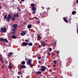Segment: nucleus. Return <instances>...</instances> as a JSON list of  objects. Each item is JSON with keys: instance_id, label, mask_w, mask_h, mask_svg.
Segmentation results:
<instances>
[{"instance_id": "49", "label": "nucleus", "mask_w": 78, "mask_h": 78, "mask_svg": "<svg viewBox=\"0 0 78 78\" xmlns=\"http://www.w3.org/2000/svg\"><path fill=\"white\" fill-rule=\"evenodd\" d=\"M20 26H22H22H23V25H22V24H20Z\"/></svg>"}, {"instance_id": "62", "label": "nucleus", "mask_w": 78, "mask_h": 78, "mask_svg": "<svg viewBox=\"0 0 78 78\" xmlns=\"http://www.w3.org/2000/svg\"><path fill=\"white\" fill-rule=\"evenodd\" d=\"M0 65H1V64H0Z\"/></svg>"}, {"instance_id": "14", "label": "nucleus", "mask_w": 78, "mask_h": 78, "mask_svg": "<svg viewBox=\"0 0 78 78\" xmlns=\"http://www.w3.org/2000/svg\"><path fill=\"white\" fill-rule=\"evenodd\" d=\"M31 27H32V25L31 24L28 25L27 26V28L30 29L31 28Z\"/></svg>"}, {"instance_id": "30", "label": "nucleus", "mask_w": 78, "mask_h": 78, "mask_svg": "<svg viewBox=\"0 0 78 78\" xmlns=\"http://www.w3.org/2000/svg\"><path fill=\"white\" fill-rule=\"evenodd\" d=\"M25 42H30V41H29L28 40H25Z\"/></svg>"}, {"instance_id": "44", "label": "nucleus", "mask_w": 78, "mask_h": 78, "mask_svg": "<svg viewBox=\"0 0 78 78\" xmlns=\"http://www.w3.org/2000/svg\"><path fill=\"white\" fill-rule=\"evenodd\" d=\"M76 3H78V0H76Z\"/></svg>"}, {"instance_id": "50", "label": "nucleus", "mask_w": 78, "mask_h": 78, "mask_svg": "<svg viewBox=\"0 0 78 78\" xmlns=\"http://www.w3.org/2000/svg\"><path fill=\"white\" fill-rule=\"evenodd\" d=\"M77 33H78V28L77 29Z\"/></svg>"}, {"instance_id": "51", "label": "nucleus", "mask_w": 78, "mask_h": 78, "mask_svg": "<svg viewBox=\"0 0 78 78\" xmlns=\"http://www.w3.org/2000/svg\"><path fill=\"white\" fill-rule=\"evenodd\" d=\"M21 1H22V2H24L25 0H21Z\"/></svg>"}, {"instance_id": "1", "label": "nucleus", "mask_w": 78, "mask_h": 78, "mask_svg": "<svg viewBox=\"0 0 78 78\" xmlns=\"http://www.w3.org/2000/svg\"><path fill=\"white\" fill-rule=\"evenodd\" d=\"M11 17V15L10 14H9L7 17V15H5L4 19H6V20L7 22H9L10 21V18Z\"/></svg>"}, {"instance_id": "10", "label": "nucleus", "mask_w": 78, "mask_h": 78, "mask_svg": "<svg viewBox=\"0 0 78 78\" xmlns=\"http://www.w3.org/2000/svg\"><path fill=\"white\" fill-rule=\"evenodd\" d=\"M63 20L64 21L66 22V23H68V22H69V21H68V20H67L66 18L64 17V18Z\"/></svg>"}, {"instance_id": "28", "label": "nucleus", "mask_w": 78, "mask_h": 78, "mask_svg": "<svg viewBox=\"0 0 78 78\" xmlns=\"http://www.w3.org/2000/svg\"><path fill=\"white\" fill-rule=\"evenodd\" d=\"M56 62H57V61H56L54 60L53 61V63L54 64H56Z\"/></svg>"}, {"instance_id": "60", "label": "nucleus", "mask_w": 78, "mask_h": 78, "mask_svg": "<svg viewBox=\"0 0 78 78\" xmlns=\"http://www.w3.org/2000/svg\"><path fill=\"white\" fill-rule=\"evenodd\" d=\"M38 17H40V16H38Z\"/></svg>"}, {"instance_id": "42", "label": "nucleus", "mask_w": 78, "mask_h": 78, "mask_svg": "<svg viewBox=\"0 0 78 78\" xmlns=\"http://www.w3.org/2000/svg\"><path fill=\"white\" fill-rule=\"evenodd\" d=\"M49 72H52V69H50V70H49Z\"/></svg>"}, {"instance_id": "8", "label": "nucleus", "mask_w": 78, "mask_h": 78, "mask_svg": "<svg viewBox=\"0 0 78 78\" xmlns=\"http://www.w3.org/2000/svg\"><path fill=\"white\" fill-rule=\"evenodd\" d=\"M28 43L27 42H23L22 43V45H24V46H27V45H28Z\"/></svg>"}, {"instance_id": "13", "label": "nucleus", "mask_w": 78, "mask_h": 78, "mask_svg": "<svg viewBox=\"0 0 78 78\" xmlns=\"http://www.w3.org/2000/svg\"><path fill=\"white\" fill-rule=\"evenodd\" d=\"M12 34H13V35H15V34H16V31H13L12 30Z\"/></svg>"}, {"instance_id": "5", "label": "nucleus", "mask_w": 78, "mask_h": 78, "mask_svg": "<svg viewBox=\"0 0 78 78\" xmlns=\"http://www.w3.org/2000/svg\"><path fill=\"white\" fill-rule=\"evenodd\" d=\"M41 72H44L45 70V69H46V67L45 66H42L41 67Z\"/></svg>"}, {"instance_id": "15", "label": "nucleus", "mask_w": 78, "mask_h": 78, "mask_svg": "<svg viewBox=\"0 0 78 78\" xmlns=\"http://www.w3.org/2000/svg\"><path fill=\"white\" fill-rule=\"evenodd\" d=\"M15 19H16V17L13 16L11 17V20H12V21H13L14 20H15Z\"/></svg>"}, {"instance_id": "21", "label": "nucleus", "mask_w": 78, "mask_h": 78, "mask_svg": "<svg viewBox=\"0 0 78 78\" xmlns=\"http://www.w3.org/2000/svg\"><path fill=\"white\" fill-rule=\"evenodd\" d=\"M25 64V62L24 61H22L21 62V64L22 65H24Z\"/></svg>"}, {"instance_id": "53", "label": "nucleus", "mask_w": 78, "mask_h": 78, "mask_svg": "<svg viewBox=\"0 0 78 78\" xmlns=\"http://www.w3.org/2000/svg\"><path fill=\"white\" fill-rule=\"evenodd\" d=\"M17 77L18 78H20V77H19V76H17Z\"/></svg>"}, {"instance_id": "41", "label": "nucleus", "mask_w": 78, "mask_h": 78, "mask_svg": "<svg viewBox=\"0 0 78 78\" xmlns=\"http://www.w3.org/2000/svg\"><path fill=\"white\" fill-rule=\"evenodd\" d=\"M38 59H41V57H39L38 58Z\"/></svg>"}, {"instance_id": "31", "label": "nucleus", "mask_w": 78, "mask_h": 78, "mask_svg": "<svg viewBox=\"0 0 78 78\" xmlns=\"http://www.w3.org/2000/svg\"><path fill=\"white\" fill-rule=\"evenodd\" d=\"M8 67L9 69H11V66L9 65L8 66Z\"/></svg>"}, {"instance_id": "4", "label": "nucleus", "mask_w": 78, "mask_h": 78, "mask_svg": "<svg viewBox=\"0 0 78 78\" xmlns=\"http://www.w3.org/2000/svg\"><path fill=\"white\" fill-rule=\"evenodd\" d=\"M13 28L12 29V31H16V28H17V24H14L12 25Z\"/></svg>"}, {"instance_id": "45", "label": "nucleus", "mask_w": 78, "mask_h": 78, "mask_svg": "<svg viewBox=\"0 0 78 78\" xmlns=\"http://www.w3.org/2000/svg\"><path fill=\"white\" fill-rule=\"evenodd\" d=\"M22 3V2L21 1L20 2V4H21Z\"/></svg>"}, {"instance_id": "33", "label": "nucleus", "mask_w": 78, "mask_h": 78, "mask_svg": "<svg viewBox=\"0 0 78 78\" xmlns=\"http://www.w3.org/2000/svg\"><path fill=\"white\" fill-rule=\"evenodd\" d=\"M36 12L35 11H33V12H32V14H35Z\"/></svg>"}, {"instance_id": "18", "label": "nucleus", "mask_w": 78, "mask_h": 78, "mask_svg": "<svg viewBox=\"0 0 78 78\" xmlns=\"http://www.w3.org/2000/svg\"><path fill=\"white\" fill-rule=\"evenodd\" d=\"M30 5L32 8L34 7V6H35V5H34V3H31Z\"/></svg>"}, {"instance_id": "57", "label": "nucleus", "mask_w": 78, "mask_h": 78, "mask_svg": "<svg viewBox=\"0 0 78 78\" xmlns=\"http://www.w3.org/2000/svg\"><path fill=\"white\" fill-rule=\"evenodd\" d=\"M48 9H50V8H48Z\"/></svg>"}, {"instance_id": "39", "label": "nucleus", "mask_w": 78, "mask_h": 78, "mask_svg": "<svg viewBox=\"0 0 78 78\" xmlns=\"http://www.w3.org/2000/svg\"><path fill=\"white\" fill-rule=\"evenodd\" d=\"M35 72H35V71L34 70V71H32V73H35Z\"/></svg>"}, {"instance_id": "25", "label": "nucleus", "mask_w": 78, "mask_h": 78, "mask_svg": "<svg viewBox=\"0 0 78 78\" xmlns=\"http://www.w3.org/2000/svg\"><path fill=\"white\" fill-rule=\"evenodd\" d=\"M37 37L38 39H41V37L40 35H39V34H37Z\"/></svg>"}, {"instance_id": "61", "label": "nucleus", "mask_w": 78, "mask_h": 78, "mask_svg": "<svg viewBox=\"0 0 78 78\" xmlns=\"http://www.w3.org/2000/svg\"><path fill=\"white\" fill-rule=\"evenodd\" d=\"M46 58H47V57H46Z\"/></svg>"}, {"instance_id": "17", "label": "nucleus", "mask_w": 78, "mask_h": 78, "mask_svg": "<svg viewBox=\"0 0 78 78\" xmlns=\"http://www.w3.org/2000/svg\"><path fill=\"white\" fill-rule=\"evenodd\" d=\"M76 13V11H73L72 12V14L73 15H75Z\"/></svg>"}, {"instance_id": "56", "label": "nucleus", "mask_w": 78, "mask_h": 78, "mask_svg": "<svg viewBox=\"0 0 78 78\" xmlns=\"http://www.w3.org/2000/svg\"><path fill=\"white\" fill-rule=\"evenodd\" d=\"M12 1H13V2H15L14 0H12Z\"/></svg>"}, {"instance_id": "54", "label": "nucleus", "mask_w": 78, "mask_h": 78, "mask_svg": "<svg viewBox=\"0 0 78 78\" xmlns=\"http://www.w3.org/2000/svg\"><path fill=\"white\" fill-rule=\"evenodd\" d=\"M1 8H2V6H0V9H1Z\"/></svg>"}, {"instance_id": "27", "label": "nucleus", "mask_w": 78, "mask_h": 78, "mask_svg": "<svg viewBox=\"0 0 78 78\" xmlns=\"http://www.w3.org/2000/svg\"><path fill=\"white\" fill-rule=\"evenodd\" d=\"M21 73H22V72H21L20 71H18V75H21Z\"/></svg>"}, {"instance_id": "55", "label": "nucleus", "mask_w": 78, "mask_h": 78, "mask_svg": "<svg viewBox=\"0 0 78 78\" xmlns=\"http://www.w3.org/2000/svg\"><path fill=\"white\" fill-rule=\"evenodd\" d=\"M2 68H4V66H2Z\"/></svg>"}, {"instance_id": "46", "label": "nucleus", "mask_w": 78, "mask_h": 78, "mask_svg": "<svg viewBox=\"0 0 78 78\" xmlns=\"http://www.w3.org/2000/svg\"><path fill=\"white\" fill-rule=\"evenodd\" d=\"M56 53L57 54H58V53H59V51H57L56 52Z\"/></svg>"}, {"instance_id": "19", "label": "nucleus", "mask_w": 78, "mask_h": 78, "mask_svg": "<svg viewBox=\"0 0 78 78\" xmlns=\"http://www.w3.org/2000/svg\"><path fill=\"white\" fill-rule=\"evenodd\" d=\"M41 73H42V72L41 71L37 72V75H39V74H41Z\"/></svg>"}, {"instance_id": "48", "label": "nucleus", "mask_w": 78, "mask_h": 78, "mask_svg": "<svg viewBox=\"0 0 78 78\" xmlns=\"http://www.w3.org/2000/svg\"><path fill=\"white\" fill-rule=\"evenodd\" d=\"M53 66L54 67H55V66H56V65L55 64Z\"/></svg>"}, {"instance_id": "32", "label": "nucleus", "mask_w": 78, "mask_h": 78, "mask_svg": "<svg viewBox=\"0 0 78 78\" xmlns=\"http://www.w3.org/2000/svg\"><path fill=\"white\" fill-rule=\"evenodd\" d=\"M37 47L38 48H40V47H41V45H39V44H38L37 45Z\"/></svg>"}, {"instance_id": "16", "label": "nucleus", "mask_w": 78, "mask_h": 78, "mask_svg": "<svg viewBox=\"0 0 78 78\" xmlns=\"http://www.w3.org/2000/svg\"><path fill=\"white\" fill-rule=\"evenodd\" d=\"M13 54L12 52H9L8 53V56H10L11 55H12Z\"/></svg>"}, {"instance_id": "22", "label": "nucleus", "mask_w": 78, "mask_h": 78, "mask_svg": "<svg viewBox=\"0 0 78 78\" xmlns=\"http://www.w3.org/2000/svg\"><path fill=\"white\" fill-rule=\"evenodd\" d=\"M5 40V39L3 38V37L1 38L0 39V41H3Z\"/></svg>"}, {"instance_id": "59", "label": "nucleus", "mask_w": 78, "mask_h": 78, "mask_svg": "<svg viewBox=\"0 0 78 78\" xmlns=\"http://www.w3.org/2000/svg\"><path fill=\"white\" fill-rule=\"evenodd\" d=\"M0 56H1V55H0Z\"/></svg>"}, {"instance_id": "11", "label": "nucleus", "mask_w": 78, "mask_h": 78, "mask_svg": "<svg viewBox=\"0 0 78 78\" xmlns=\"http://www.w3.org/2000/svg\"><path fill=\"white\" fill-rule=\"evenodd\" d=\"M11 37L12 38V39H16V38H17V37L16 36V35H12L11 36Z\"/></svg>"}, {"instance_id": "24", "label": "nucleus", "mask_w": 78, "mask_h": 78, "mask_svg": "<svg viewBox=\"0 0 78 78\" xmlns=\"http://www.w3.org/2000/svg\"><path fill=\"white\" fill-rule=\"evenodd\" d=\"M52 45L54 46H56V42H54L52 44Z\"/></svg>"}, {"instance_id": "37", "label": "nucleus", "mask_w": 78, "mask_h": 78, "mask_svg": "<svg viewBox=\"0 0 78 78\" xmlns=\"http://www.w3.org/2000/svg\"><path fill=\"white\" fill-rule=\"evenodd\" d=\"M49 50L50 51H51L52 50V49H51V48H49Z\"/></svg>"}, {"instance_id": "6", "label": "nucleus", "mask_w": 78, "mask_h": 78, "mask_svg": "<svg viewBox=\"0 0 78 78\" xmlns=\"http://www.w3.org/2000/svg\"><path fill=\"white\" fill-rule=\"evenodd\" d=\"M27 33V31L25 30L24 31H22L21 33V34L22 36H25Z\"/></svg>"}, {"instance_id": "7", "label": "nucleus", "mask_w": 78, "mask_h": 78, "mask_svg": "<svg viewBox=\"0 0 78 78\" xmlns=\"http://www.w3.org/2000/svg\"><path fill=\"white\" fill-rule=\"evenodd\" d=\"M26 68V66H25L23 65H20V69H25Z\"/></svg>"}, {"instance_id": "2", "label": "nucleus", "mask_w": 78, "mask_h": 78, "mask_svg": "<svg viewBox=\"0 0 78 78\" xmlns=\"http://www.w3.org/2000/svg\"><path fill=\"white\" fill-rule=\"evenodd\" d=\"M31 62H32V59H29L28 62H27V65H28V66H30L31 68H33V64L31 63Z\"/></svg>"}, {"instance_id": "36", "label": "nucleus", "mask_w": 78, "mask_h": 78, "mask_svg": "<svg viewBox=\"0 0 78 78\" xmlns=\"http://www.w3.org/2000/svg\"><path fill=\"white\" fill-rule=\"evenodd\" d=\"M5 62L6 64H8V61H5Z\"/></svg>"}, {"instance_id": "34", "label": "nucleus", "mask_w": 78, "mask_h": 78, "mask_svg": "<svg viewBox=\"0 0 78 78\" xmlns=\"http://www.w3.org/2000/svg\"><path fill=\"white\" fill-rule=\"evenodd\" d=\"M0 61L1 62H3V61L2 60V58L0 57Z\"/></svg>"}, {"instance_id": "43", "label": "nucleus", "mask_w": 78, "mask_h": 78, "mask_svg": "<svg viewBox=\"0 0 78 78\" xmlns=\"http://www.w3.org/2000/svg\"><path fill=\"white\" fill-rule=\"evenodd\" d=\"M10 65L11 66H13V64H12V63H11Z\"/></svg>"}, {"instance_id": "58", "label": "nucleus", "mask_w": 78, "mask_h": 78, "mask_svg": "<svg viewBox=\"0 0 78 78\" xmlns=\"http://www.w3.org/2000/svg\"><path fill=\"white\" fill-rule=\"evenodd\" d=\"M47 76V77H48V76Z\"/></svg>"}, {"instance_id": "47", "label": "nucleus", "mask_w": 78, "mask_h": 78, "mask_svg": "<svg viewBox=\"0 0 78 78\" xmlns=\"http://www.w3.org/2000/svg\"><path fill=\"white\" fill-rule=\"evenodd\" d=\"M36 19L37 20H38L39 19V18H37V17H36Z\"/></svg>"}, {"instance_id": "12", "label": "nucleus", "mask_w": 78, "mask_h": 78, "mask_svg": "<svg viewBox=\"0 0 78 78\" xmlns=\"http://www.w3.org/2000/svg\"><path fill=\"white\" fill-rule=\"evenodd\" d=\"M43 42H44V41H41V43H42L41 44V45H43V46H46V44Z\"/></svg>"}, {"instance_id": "26", "label": "nucleus", "mask_w": 78, "mask_h": 78, "mask_svg": "<svg viewBox=\"0 0 78 78\" xmlns=\"http://www.w3.org/2000/svg\"><path fill=\"white\" fill-rule=\"evenodd\" d=\"M4 41H5V42L8 43V40L6 39V38L5 39Z\"/></svg>"}, {"instance_id": "20", "label": "nucleus", "mask_w": 78, "mask_h": 78, "mask_svg": "<svg viewBox=\"0 0 78 78\" xmlns=\"http://www.w3.org/2000/svg\"><path fill=\"white\" fill-rule=\"evenodd\" d=\"M32 9L33 10V11H35L36 10V8L34 7L32 8Z\"/></svg>"}, {"instance_id": "3", "label": "nucleus", "mask_w": 78, "mask_h": 78, "mask_svg": "<svg viewBox=\"0 0 78 78\" xmlns=\"http://www.w3.org/2000/svg\"><path fill=\"white\" fill-rule=\"evenodd\" d=\"M6 27H1L0 28V32L1 33H2V32H3V33H6Z\"/></svg>"}, {"instance_id": "38", "label": "nucleus", "mask_w": 78, "mask_h": 78, "mask_svg": "<svg viewBox=\"0 0 78 78\" xmlns=\"http://www.w3.org/2000/svg\"><path fill=\"white\" fill-rule=\"evenodd\" d=\"M38 63H39V64H41V63H42V62H41V61L40 60L38 61Z\"/></svg>"}, {"instance_id": "9", "label": "nucleus", "mask_w": 78, "mask_h": 78, "mask_svg": "<svg viewBox=\"0 0 78 78\" xmlns=\"http://www.w3.org/2000/svg\"><path fill=\"white\" fill-rule=\"evenodd\" d=\"M19 13H15L14 15L13 16V17H19V16L18 15Z\"/></svg>"}, {"instance_id": "52", "label": "nucleus", "mask_w": 78, "mask_h": 78, "mask_svg": "<svg viewBox=\"0 0 78 78\" xmlns=\"http://www.w3.org/2000/svg\"><path fill=\"white\" fill-rule=\"evenodd\" d=\"M42 9H44V7H42Z\"/></svg>"}, {"instance_id": "23", "label": "nucleus", "mask_w": 78, "mask_h": 78, "mask_svg": "<svg viewBox=\"0 0 78 78\" xmlns=\"http://www.w3.org/2000/svg\"><path fill=\"white\" fill-rule=\"evenodd\" d=\"M28 45L29 46H32V45H33V43L31 42H30L28 44Z\"/></svg>"}, {"instance_id": "35", "label": "nucleus", "mask_w": 78, "mask_h": 78, "mask_svg": "<svg viewBox=\"0 0 78 78\" xmlns=\"http://www.w3.org/2000/svg\"><path fill=\"white\" fill-rule=\"evenodd\" d=\"M41 23V22H40V21H37V24H38V25L39 24L38 23Z\"/></svg>"}, {"instance_id": "40", "label": "nucleus", "mask_w": 78, "mask_h": 78, "mask_svg": "<svg viewBox=\"0 0 78 78\" xmlns=\"http://www.w3.org/2000/svg\"><path fill=\"white\" fill-rule=\"evenodd\" d=\"M48 55H49V56H50V55H51V54H50V53L49 52L48 53Z\"/></svg>"}, {"instance_id": "29", "label": "nucleus", "mask_w": 78, "mask_h": 78, "mask_svg": "<svg viewBox=\"0 0 78 78\" xmlns=\"http://www.w3.org/2000/svg\"><path fill=\"white\" fill-rule=\"evenodd\" d=\"M17 10L18 11H21V10H20V8H19V7H18L17 8Z\"/></svg>"}]
</instances>
